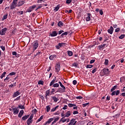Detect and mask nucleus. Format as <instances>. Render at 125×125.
Segmentation results:
<instances>
[{
  "label": "nucleus",
  "instance_id": "13d9d810",
  "mask_svg": "<svg viewBox=\"0 0 125 125\" xmlns=\"http://www.w3.org/2000/svg\"><path fill=\"white\" fill-rule=\"evenodd\" d=\"M41 54V52H38L35 55V57H37V56H39Z\"/></svg>",
  "mask_w": 125,
  "mask_h": 125
},
{
  "label": "nucleus",
  "instance_id": "b1692460",
  "mask_svg": "<svg viewBox=\"0 0 125 125\" xmlns=\"http://www.w3.org/2000/svg\"><path fill=\"white\" fill-rule=\"evenodd\" d=\"M70 122L72 123L73 125H75L77 124V121H76V119H71Z\"/></svg>",
  "mask_w": 125,
  "mask_h": 125
},
{
  "label": "nucleus",
  "instance_id": "412c9836",
  "mask_svg": "<svg viewBox=\"0 0 125 125\" xmlns=\"http://www.w3.org/2000/svg\"><path fill=\"white\" fill-rule=\"evenodd\" d=\"M23 114H24V110H21L18 115L19 118H22V116H23Z\"/></svg>",
  "mask_w": 125,
  "mask_h": 125
},
{
  "label": "nucleus",
  "instance_id": "79ce46f5",
  "mask_svg": "<svg viewBox=\"0 0 125 125\" xmlns=\"http://www.w3.org/2000/svg\"><path fill=\"white\" fill-rule=\"evenodd\" d=\"M16 75V72H12L9 74V76H15Z\"/></svg>",
  "mask_w": 125,
  "mask_h": 125
},
{
  "label": "nucleus",
  "instance_id": "39448f33",
  "mask_svg": "<svg viewBox=\"0 0 125 125\" xmlns=\"http://www.w3.org/2000/svg\"><path fill=\"white\" fill-rule=\"evenodd\" d=\"M66 91V88L60 87L59 88L56 92V93L59 92L60 93H64Z\"/></svg>",
  "mask_w": 125,
  "mask_h": 125
},
{
  "label": "nucleus",
  "instance_id": "8fccbe9b",
  "mask_svg": "<svg viewBox=\"0 0 125 125\" xmlns=\"http://www.w3.org/2000/svg\"><path fill=\"white\" fill-rule=\"evenodd\" d=\"M71 2H72V0H66V3L67 4H70V3H71Z\"/></svg>",
  "mask_w": 125,
  "mask_h": 125
},
{
  "label": "nucleus",
  "instance_id": "5fc2aeb1",
  "mask_svg": "<svg viewBox=\"0 0 125 125\" xmlns=\"http://www.w3.org/2000/svg\"><path fill=\"white\" fill-rule=\"evenodd\" d=\"M120 30H121L120 28H117L115 30V33H118V32H120Z\"/></svg>",
  "mask_w": 125,
  "mask_h": 125
},
{
  "label": "nucleus",
  "instance_id": "5701e85b",
  "mask_svg": "<svg viewBox=\"0 0 125 125\" xmlns=\"http://www.w3.org/2000/svg\"><path fill=\"white\" fill-rule=\"evenodd\" d=\"M27 125H30L32 123H33V120L30 119V118H28V120H27Z\"/></svg>",
  "mask_w": 125,
  "mask_h": 125
},
{
  "label": "nucleus",
  "instance_id": "a211bd4d",
  "mask_svg": "<svg viewBox=\"0 0 125 125\" xmlns=\"http://www.w3.org/2000/svg\"><path fill=\"white\" fill-rule=\"evenodd\" d=\"M90 16H91V14L88 13L87 17H86V19H85V20L87 22H88V21H90V19H91Z\"/></svg>",
  "mask_w": 125,
  "mask_h": 125
},
{
  "label": "nucleus",
  "instance_id": "774afa93",
  "mask_svg": "<svg viewBox=\"0 0 125 125\" xmlns=\"http://www.w3.org/2000/svg\"><path fill=\"white\" fill-rule=\"evenodd\" d=\"M99 12H100V14H101V15H103V11H102V10H100Z\"/></svg>",
  "mask_w": 125,
  "mask_h": 125
},
{
  "label": "nucleus",
  "instance_id": "4be33fe9",
  "mask_svg": "<svg viewBox=\"0 0 125 125\" xmlns=\"http://www.w3.org/2000/svg\"><path fill=\"white\" fill-rule=\"evenodd\" d=\"M29 117H30V115H25L22 117L21 120L22 121H26V120H27Z\"/></svg>",
  "mask_w": 125,
  "mask_h": 125
},
{
  "label": "nucleus",
  "instance_id": "0eeeda50",
  "mask_svg": "<svg viewBox=\"0 0 125 125\" xmlns=\"http://www.w3.org/2000/svg\"><path fill=\"white\" fill-rule=\"evenodd\" d=\"M12 108L14 115H18V113H19V109H18V107H13V106Z\"/></svg>",
  "mask_w": 125,
  "mask_h": 125
},
{
  "label": "nucleus",
  "instance_id": "58836bf2",
  "mask_svg": "<svg viewBox=\"0 0 125 125\" xmlns=\"http://www.w3.org/2000/svg\"><path fill=\"white\" fill-rule=\"evenodd\" d=\"M19 108L20 109H25V107L24 106V105H19L18 107V109H19Z\"/></svg>",
  "mask_w": 125,
  "mask_h": 125
},
{
  "label": "nucleus",
  "instance_id": "393cba45",
  "mask_svg": "<svg viewBox=\"0 0 125 125\" xmlns=\"http://www.w3.org/2000/svg\"><path fill=\"white\" fill-rule=\"evenodd\" d=\"M8 16V14L6 13L5 15L3 16V18L2 19V21H4L5 19H7Z\"/></svg>",
  "mask_w": 125,
  "mask_h": 125
},
{
  "label": "nucleus",
  "instance_id": "4d7b16f0",
  "mask_svg": "<svg viewBox=\"0 0 125 125\" xmlns=\"http://www.w3.org/2000/svg\"><path fill=\"white\" fill-rule=\"evenodd\" d=\"M0 48L3 50V51H4L5 50V47L4 46H1Z\"/></svg>",
  "mask_w": 125,
  "mask_h": 125
},
{
  "label": "nucleus",
  "instance_id": "bb28decb",
  "mask_svg": "<svg viewBox=\"0 0 125 125\" xmlns=\"http://www.w3.org/2000/svg\"><path fill=\"white\" fill-rule=\"evenodd\" d=\"M5 75H6V72H4L0 76V79L2 80L5 77Z\"/></svg>",
  "mask_w": 125,
  "mask_h": 125
},
{
  "label": "nucleus",
  "instance_id": "4468645a",
  "mask_svg": "<svg viewBox=\"0 0 125 125\" xmlns=\"http://www.w3.org/2000/svg\"><path fill=\"white\" fill-rule=\"evenodd\" d=\"M107 32L108 34L112 35L114 32V28H113V26H110V28L107 30Z\"/></svg>",
  "mask_w": 125,
  "mask_h": 125
},
{
  "label": "nucleus",
  "instance_id": "1a4fd4ad",
  "mask_svg": "<svg viewBox=\"0 0 125 125\" xmlns=\"http://www.w3.org/2000/svg\"><path fill=\"white\" fill-rule=\"evenodd\" d=\"M24 3H25V1L24 0H21L18 2V3H17V5L18 7H20V6H22Z\"/></svg>",
  "mask_w": 125,
  "mask_h": 125
},
{
  "label": "nucleus",
  "instance_id": "0e129e2a",
  "mask_svg": "<svg viewBox=\"0 0 125 125\" xmlns=\"http://www.w3.org/2000/svg\"><path fill=\"white\" fill-rule=\"evenodd\" d=\"M12 55L16 56V55H17V52H16V51H13L12 52Z\"/></svg>",
  "mask_w": 125,
  "mask_h": 125
},
{
  "label": "nucleus",
  "instance_id": "864d4df0",
  "mask_svg": "<svg viewBox=\"0 0 125 125\" xmlns=\"http://www.w3.org/2000/svg\"><path fill=\"white\" fill-rule=\"evenodd\" d=\"M62 34H63V35L64 36H67V35L70 34V32H69V31H66V32H65L64 33H63Z\"/></svg>",
  "mask_w": 125,
  "mask_h": 125
},
{
  "label": "nucleus",
  "instance_id": "2f4dec72",
  "mask_svg": "<svg viewBox=\"0 0 125 125\" xmlns=\"http://www.w3.org/2000/svg\"><path fill=\"white\" fill-rule=\"evenodd\" d=\"M38 84H42V85H43L44 82L43 81L40 80L38 82Z\"/></svg>",
  "mask_w": 125,
  "mask_h": 125
},
{
  "label": "nucleus",
  "instance_id": "423d86ee",
  "mask_svg": "<svg viewBox=\"0 0 125 125\" xmlns=\"http://www.w3.org/2000/svg\"><path fill=\"white\" fill-rule=\"evenodd\" d=\"M37 7V5L34 4L31 6H30L28 9H27L26 10V12H32L33 10H34V9H35V8Z\"/></svg>",
  "mask_w": 125,
  "mask_h": 125
},
{
  "label": "nucleus",
  "instance_id": "e433bc0d",
  "mask_svg": "<svg viewBox=\"0 0 125 125\" xmlns=\"http://www.w3.org/2000/svg\"><path fill=\"white\" fill-rule=\"evenodd\" d=\"M51 93H54V92H56V91H57V88H52L51 89Z\"/></svg>",
  "mask_w": 125,
  "mask_h": 125
},
{
  "label": "nucleus",
  "instance_id": "09e8293b",
  "mask_svg": "<svg viewBox=\"0 0 125 125\" xmlns=\"http://www.w3.org/2000/svg\"><path fill=\"white\" fill-rule=\"evenodd\" d=\"M45 0H38L37 2L38 3H42V2H44Z\"/></svg>",
  "mask_w": 125,
  "mask_h": 125
},
{
  "label": "nucleus",
  "instance_id": "cd10ccee",
  "mask_svg": "<svg viewBox=\"0 0 125 125\" xmlns=\"http://www.w3.org/2000/svg\"><path fill=\"white\" fill-rule=\"evenodd\" d=\"M69 116H71V112L70 111H67L64 117H66V118H69Z\"/></svg>",
  "mask_w": 125,
  "mask_h": 125
},
{
  "label": "nucleus",
  "instance_id": "a19ab883",
  "mask_svg": "<svg viewBox=\"0 0 125 125\" xmlns=\"http://www.w3.org/2000/svg\"><path fill=\"white\" fill-rule=\"evenodd\" d=\"M66 44L65 43H59L58 45H59L60 47H62L63 45H65Z\"/></svg>",
  "mask_w": 125,
  "mask_h": 125
},
{
  "label": "nucleus",
  "instance_id": "37998d69",
  "mask_svg": "<svg viewBox=\"0 0 125 125\" xmlns=\"http://www.w3.org/2000/svg\"><path fill=\"white\" fill-rule=\"evenodd\" d=\"M47 112H49L50 111V105H47L46 106Z\"/></svg>",
  "mask_w": 125,
  "mask_h": 125
},
{
  "label": "nucleus",
  "instance_id": "a18cd8bd",
  "mask_svg": "<svg viewBox=\"0 0 125 125\" xmlns=\"http://www.w3.org/2000/svg\"><path fill=\"white\" fill-rule=\"evenodd\" d=\"M97 71H98V68L97 67H96L92 71V73L94 74V73H95Z\"/></svg>",
  "mask_w": 125,
  "mask_h": 125
},
{
  "label": "nucleus",
  "instance_id": "052dcab7",
  "mask_svg": "<svg viewBox=\"0 0 125 125\" xmlns=\"http://www.w3.org/2000/svg\"><path fill=\"white\" fill-rule=\"evenodd\" d=\"M95 62V60H91L90 61V64H93V63H94Z\"/></svg>",
  "mask_w": 125,
  "mask_h": 125
},
{
  "label": "nucleus",
  "instance_id": "3c124183",
  "mask_svg": "<svg viewBox=\"0 0 125 125\" xmlns=\"http://www.w3.org/2000/svg\"><path fill=\"white\" fill-rule=\"evenodd\" d=\"M72 66L73 67H76L77 68V67H78V63L77 62H74L72 64Z\"/></svg>",
  "mask_w": 125,
  "mask_h": 125
},
{
  "label": "nucleus",
  "instance_id": "aec40b11",
  "mask_svg": "<svg viewBox=\"0 0 125 125\" xmlns=\"http://www.w3.org/2000/svg\"><path fill=\"white\" fill-rule=\"evenodd\" d=\"M57 56L56 55H51V56H49V59L50 60H54L55 58H56Z\"/></svg>",
  "mask_w": 125,
  "mask_h": 125
},
{
  "label": "nucleus",
  "instance_id": "a878e982",
  "mask_svg": "<svg viewBox=\"0 0 125 125\" xmlns=\"http://www.w3.org/2000/svg\"><path fill=\"white\" fill-rule=\"evenodd\" d=\"M67 52L68 56H73V52L72 51L68 50Z\"/></svg>",
  "mask_w": 125,
  "mask_h": 125
},
{
  "label": "nucleus",
  "instance_id": "69168bd1",
  "mask_svg": "<svg viewBox=\"0 0 125 125\" xmlns=\"http://www.w3.org/2000/svg\"><path fill=\"white\" fill-rule=\"evenodd\" d=\"M67 108H68V106L65 105L64 106V107L62 108V109H63V110H66V109H67Z\"/></svg>",
  "mask_w": 125,
  "mask_h": 125
},
{
  "label": "nucleus",
  "instance_id": "2eb2a0df",
  "mask_svg": "<svg viewBox=\"0 0 125 125\" xmlns=\"http://www.w3.org/2000/svg\"><path fill=\"white\" fill-rule=\"evenodd\" d=\"M105 46H106V47H107V46H108V45H107V44H101L100 45L98 46L99 47V49L100 50H101V49H102V50H103V48H104V47H105Z\"/></svg>",
  "mask_w": 125,
  "mask_h": 125
},
{
  "label": "nucleus",
  "instance_id": "7ed1b4c3",
  "mask_svg": "<svg viewBox=\"0 0 125 125\" xmlns=\"http://www.w3.org/2000/svg\"><path fill=\"white\" fill-rule=\"evenodd\" d=\"M33 52H35V50H37L39 47V41H35L32 43Z\"/></svg>",
  "mask_w": 125,
  "mask_h": 125
},
{
  "label": "nucleus",
  "instance_id": "f3484780",
  "mask_svg": "<svg viewBox=\"0 0 125 125\" xmlns=\"http://www.w3.org/2000/svg\"><path fill=\"white\" fill-rule=\"evenodd\" d=\"M58 35V33H57V31H54L52 32L51 34H50L51 37H56Z\"/></svg>",
  "mask_w": 125,
  "mask_h": 125
},
{
  "label": "nucleus",
  "instance_id": "f8f14e48",
  "mask_svg": "<svg viewBox=\"0 0 125 125\" xmlns=\"http://www.w3.org/2000/svg\"><path fill=\"white\" fill-rule=\"evenodd\" d=\"M61 68V66H60V64L59 63H57L56 65V71L57 73L60 71V69Z\"/></svg>",
  "mask_w": 125,
  "mask_h": 125
},
{
  "label": "nucleus",
  "instance_id": "de8ad7c7",
  "mask_svg": "<svg viewBox=\"0 0 125 125\" xmlns=\"http://www.w3.org/2000/svg\"><path fill=\"white\" fill-rule=\"evenodd\" d=\"M20 98H21V96H19V97H17L14 100V101H18L20 100Z\"/></svg>",
  "mask_w": 125,
  "mask_h": 125
},
{
  "label": "nucleus",
  "instance_id": "473e14b6",
  "mask_svg": "<svg viewBox=\"0 0 125 125\" xmlns=\"http://www.w3.org/2000/svg\"><path fill=\"white\" fill-rule=\"evenodd\" d=\"M58 107H59V105L56 106L55 107L53 108L51 110V112H55V111H56V109H57V108H58Z\"/></svg>",
  "mask_w": 125,
  "mask_h": 125
},
{
  "label": "nucleus",
  "instance_id": "f704fd0d",
  "mask_svg": "<svg viewBox=\"0 0 125 125\" xmlns=\"http://www.w3.org/2000/svg\"><path fill=\"white\" fill-rule=\"evenodd\" d=\"M42 119H43V115L41 116L40 117V118L39 119H38L36 123H39V122H41V121H42Z\"/></svg>",
  "mask_w": 125,
  "mask_h": 125
},
{
  "label": "nucleus",
  "instance_id": "dca6fc26",
  "mask_svg": "<svg viewBox=\"0 0 125 125\" xmlns=\"http://www.w3.org/2000/svg\"><path fill=\"white\" fill-rule=\"evenodd\" d=\"M116 89H119V86L118 85H115L112 88L110 89L111 92H113L114 90H116Z\"/></svg>",
  "mask_w": 125,
  "mask_h": 125
},
{
  "label": "nucleus",
  "instance_id": "4c0bfd02",
  "mask_svg": "<svg viewBox=\"0 0 125 125\" xmlns=\"http://www.w3.org/2000/svg\"><path fill=\"white\" fill-rule=\"evenodd\" d=\"M50 94V90L48 89L46 91L45 95H48L49 96V94Z\"/></svg>",
  "mask_w": 125,
  "mask_h": 125
},
{
  "label": "nucleus",
  "instance_id": "f257e3e1",
  "mask_svg": "<svg viewBox=\"0 0 125 125\" xmlns=\"http://www.w3.org/2000/svg\"><path fill=\"white\" fill-rule=\"evenodd\" d=\"M59 119V117H57L55 119L54 118H50L45 123L43 124V125H49L50 124V123L54 121V122H52L51 124V125H54V124H56V122H58Z\"/></svg>",
  "mask_w": 125,
  "mask_h": 125
},
{
  "label": "nucleus",
  "instance_id": "c85d7f7f",
  "mask_svg": "<svg viewBox=\"0 0 125 125\" xmlns=\"http://www.w3.org/2000/svg\"><path fill=\"white\" fill-rule=\"evenodd\" d=\"M64 25V23L61 21H60L58 23V26L59 27H62V26H63Z\"/></svg>",
  "mask_w": 125,
  "mask_h": 125
},
{
  "label": "nucleus",
  "instance_id": "e2e57ef3",
  "mask_svg": "<svg viewBox=\"0 0 125 125\" xmlns=\"http://www.w3.org/2000/svg\"><path fill=\"white\" fill-rule=\"evenodd\" d=\"M73 114V115H77V114H79V112L78 111H74Z\"/></svg>",
  "mask_w": 125,
  "mask_h": 125
},
{
  "label": "nucleus",
  "instance_id": "680f3d73",
  "mask_svg": "<svg viewBox=\"0 0 125 125\" xmlns=\"http://www.w3.org/2000/svg\"><path fill=\"white\" fill-rule=\"evenodd\" d=\"M76 99H83V97L81 96L76 97Z\"/></svg>",
  "mask_w": 125,
  "mask_h": 125
},
{
  "label": "nucleus",
  "instance_id": "c9c22d12",
  "mask_svg": "<svg viewBox=\"0 0 125 125\" xmlns=\"http://www.w3.org/2000/svg\"><path fill=\"white\" fill-rule=\"evenodd\" d=\"M52 85L53 87H59V84L58 83H54Z\"/></svg>",
  "mask_w": 125,
  "mask_h": 125
},
{
  "label": "nucleus",
  "instance_id": "6ab92c4d",
  "mask_svg": "<svg viewBox=\"0 0 125 125\" xmlns=\"http://www.w3.org/2000/svg\"><path fill=\"white\" fill-rule=\"evenodd\" d=\"M52 99H53L54 102H55V103H57L58 101H59V99L56 97V96L52 97Z\"/></svg>",
  "mask_w": 125,
  "mask_h": 125
},
{
  "label": "nucleus",
  "instance_id": "72a5a7b5",
  "mask_svg": "<svg viewBox=\"0 0 125 125\" xmlns=\"http://www.w3.org/2000/svg\"><path fill=\"white\" fill-rule=\"evenodd\" d=\"M59 8H60V5H57V6L55 7L54 10L56 11H58L59 10Z\"/></svg>",
  "mask_w": 125,
  "mask_h": 125
},
{
  "label": "nucleus",
  "instance_id": "c756f323",
  "mask_svg": "<svg viewBox=\"0 0 125 125\" xmlns=\"http://www.w3.org/2000/svg\"><path fill=\"white\" fill-rule=\"evenodd\" d=\"M93 67V65L92 64H87L86 66V68L87 69H91V68H92Z\"/></svg>",
  "mask_w": 125,
  "mask_h": 125
},
{
  "label": "nucleus",
  "instance_id": "ddd939ff",
  "mask_svg": "<svg viewBox=\"0 0 125 125\" xmlns=\"http://www.w3.org/2000/svg\"><path fill=\"white\" fill-rule=\"evenodd\" d=\"M55 83H57V80H56V77H55L53 79L49 84V86H52Z\"/></svg>",
  "mask_w": 125,
  "mask_h": 125
},
{
  "label": "nucleus",
  "instance_id": "49530a36",
  "mask_svg": "<svg viewBox=\"0 0 125 125\" xmlns=\"http://www.w3.org/2000/svg\"><path fill=\"white\" fill-rule=\"evenodd\" d=\"M109 64V60L105 59L104 61V65H108Z\"/></svg>",
  "mask_w": 125,
  "mask_h": 125
},
{
  "label": "nucleus",
  "instance_id": "603ef678",
  "mask_svg": "<svg viewBox=\"0 0 125 125\" xmlns=\"http://www.w3.org/2000/svg\"><path fill=\"white\" fill-rule=\"evenodd\" d=\"M17 13L18 14H19V15H23V11H18Z\"/></svg>",
  "mask_w": 125,
  "mask_h": 125
},
{
  "label": "nucleus",
  "instance_id": "9d476101",
  "mask_svg": "<svg viewBox=\"0 0 125 125\" xmlns=\"http://www.w3.org/2000/svg\"><path fill=\"white\" fill-rule=\"evenodd\" d=\"M119 94H120V90H117L116 91H113L111 95L114 96V95H119Z\"/></svg>",
  "mask_w": 125,
  "mask_h": 125
},
{
  "label": "nucleus",
  "instance_id": "338daca9",
  "mask_svg": "<svg viewBox=\"0 0 125 125\" xmlns=\"http://www.w3.org/2000/svg\"><path fill=\"white\" fill-rule=\"evenodd\" d=\"M73 84H74V85H76V84H77V81L76 80H74L73 81Z\"/></svg>",
  "mask_w": 125,
  "mask_h": 125
},
{
  "label": "nucleus",
  "instance_id": "f03ea898",
  "mask_svg": "<svg viewBox=\"0 0 125 125\" xmlns=\"http://www.w3.org/2000/svg\"><path fill=\"white\" fill-rule=\"evenodd\" d=\"M17 1H18V0H13V2L11 3V4L10 5V9L13 10L17 7Z\"/></svg>",
  "mask_w": 125,
  "mask_h": 125
},
{
  "label": "nucleus",
  "instance_id": "c03bdc74",
  "mask_svg": "<svg viewBox=\"0 0 125 125\" xmlns=\"http://www.w3.org/2000/svg\"><path fill=\"white\" fill-rule=\"evenodd\" d=\"M75 106H76V104H68V106L70 108H72V107H75Z\"/></svg>",
  "mask_w": 125,
  "mask_h": 125
},
{
  "label": "nucleus",
  "instance_id": "9b49d317",
  "mask_svg": "<svg viewBox=\"0 0 125 125\" xmlns=\"http://www.w3.org/2000/svg\"><path fill=\"white\" fill-rule=\"evenodd\" d=\"M7 31V28H4L2 29L1 30V36H4Z\"/></svg>",
  "mask_w": 125,
  "mask_h": 125
},
{
  "label": "nucleus",
  "instance_id": "7c9ffc66",
  "mask_svg": "<svg viewBox=\"0 0 125 125\" xmlns=\"http://www.w3.org/2000/svg\"><path fill=\"white\" fill-rule=\"evenodd\" d=\"M66 117L64 116L62 118L61 121H62V123H65L67 121V119H65Z\"/></svg>",
  "mask_w": 125,
  "mask_h": 125
},
{
  "label": "nucleus",
  "instance_id": "bf43d9fd",
  "mask_svg": "<svg viewBox=\"0 0 125 125\" xmlns=\"http://www.w3.org/2000/svg\"><path fill=\"white\" fill-rule=\"evenodd\" d=\"M89 104V103H86V104H83V107H86V106H87Z\"/></svg>",
  "mask_w": 125,
  "mask_h": 125
},
{
  "label": "nucleus",
  "instance_id": "6e6d98bb",
  "mask_svg": "<svg viewBox=\"0 0 125 125\" xmlns=\"http://www.w3.org/2000/svg\"><path fill=\"white\" fill-rule=\"evenodd\" d=\"M9 75H8L7 77H6V78L4 80V82H6V81H8V80H9Z\"/></svg>",
  "mask_w": 125,
  "mask_h": 125
},
{
  "label": "nucleus",
  "instance_id": "ea45409f",
  "mask_svg": "<svg viewBox=\"0 0 125 125\" xmlns=\"http://www.w3.org/2000/svg\"><path fill=\"white\" fill-rule=\"evenodd\" d=\"M125 37V34H122L119 37V39H120V40H123V39H124Z\"/></svg>",
  "mask_w": 125,
  "mask_h": 125
},
{
  "label": "nucleus",
  "instance_id": "20e7f679",
  "mask_svg": "<svg viewBox=\"0 0 125 125\" xmlns=\"http://www.w3.org/2000/svg\"><path fill=\"white\" fill-rule=\"evenodd\" d=\"M102 73H104V76H107L110 74V70L108 68H104L102 70Z\"/></svg>",
  "mask_w": 125,
  "mask_h": 125
},
{
  "label": "nucleus",
  "instance_id": "6e6552de",
  "mask_svg": "<svg viewBox=\"0 0 125 125\" xmlns=\"http://www.w3.org/2000/svg\"><path fill=\"white\" fill-rule=\"evenodd\" d=\"M20 94H21V93L20 92V90H19L13 93V98H15V97H17V96H19V95H20Z\"/></svg>",
  "mask_w": 125,
  "mask_h": 125
}]
</instances>
